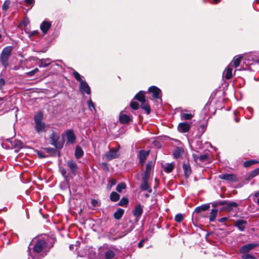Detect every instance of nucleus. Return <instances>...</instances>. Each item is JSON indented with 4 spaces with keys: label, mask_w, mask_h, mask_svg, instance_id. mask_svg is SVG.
Instances as JSON below:
<instances>
[{
    "label": "nucleus",
    "mask_w": 259,
    "mask_h": 259,
    "mask_svg": "<svg viewBox=\"0 0 259 259\" xmlns=\"http://www.w3.org/2000/svg\"><path fill=\"white\" fill-rule=\"evenodd\" d=\"M42 120L43 114L41 112H37L34 116V128L36 132L38 134L46 131V124Z\"/></svg>",
    "instance_id": "1"
},
{
    "label": "nucleus",
    "mask_w": 259,
    "mask_h": 259,
    "mask_svg": "<svg viewBox=\"0 0 259 259\" xmlns=\"http://www.w3.org/2000/svg\"><path fill=\"white\" fill-rule=\"evenodd\" d=\"M13 47L7 46L3 49L0 56V61L4 68H6L9 65V60L12 54Z\"/></svg>",
    "instance_id": "2"
},
{
    "label": "nucleus",
    "mask_w": 259,
    "mask_h": 259,
    "mask_svg": "<svg viewBox=\"0 0 259 259\" xmlns=\"http://www.w3.org/2000/svg\"><path fill=\"white\" fill-rule=\"evenodd\" d=\"M60 138L59 135L56 132H53L50 135V139L51 144L54 145L56 148L61 149L63 147V143L59 142L58 140Z\"/></svg>",
    "instance_id": "3"
},
{
    "label": "nucleus",
    "mask_w": 259,
    "mask_h": 259,
    "mask_svg": "<svg viewBox=\"0 0 259 259\" xmlns=\"http://www.w3.org/2000/svg\"><path fill=\"white\" fill-rule=\"evenodd\" d=\"M120 155V152L118 149L116 148H111L105 155L104 158L107 161H110L112 159L118 158Z\"/></svg>",
    "instance_id": "4"
},
{
    "label": "nucleus",
    "mask_w": 259,
    "mask_h": 259,
    "mask_svg": "<svg viewBox=\"0 0 259 259\" xmlns=\"http://www.w3.org/2000/svg\"><path fill=\"white\" fill-rule=\"evenodd\" d=\"M47 248V243L44 240H38L33 247V251L35 253H39Z\"/></svg>",
    "instance_id": "5"
},
{
    "label": "nucleus",
    "mask_w": 259,
    "mask_h": 259,
    "mask_svg": "<svg viewBox=\"0 0 259 259\" xmlns=\"http://www.w3.org/2000/svg\"><path fill=\"white\" fill-rule=\"evenodd\" d=\"M66 164L70 168L72 174L74 176L76 175L78 169L76 163L72 160H70L66 161Z\"/></svg>",
    "instance_id": "6"
},
{
    "label": "nucleus",
    "mask_w": 259,
    "mask_h": 259,
    "mask_svg": "<svg viewBox=\"0 0 259 259\" xmlns=\"http://www.w3.org/2000/svg\"><path fill=\"white\" fill-rule=\"evenodd\" d=\"M219 178L222 180H226L228 182H236L237 178L235 175L230 174H223L219 175Z\"/></svg>",
    "instance_id": "7"
},
{
    "label": "nucleus",
    "mask_w": 259,
    "mask_h": 259,
    "mask_svg": "<svg viewBox=\"0 0 259 259\" xmlns=\"http://www.w3.org/2000/svg\"><path fill=\"white\" fill-rule=\"evenodd\" d=\"M149 92L153 94V97L159 99L161 97V90L155 86H152L149 88Z\"/></svg>",
    "instance_id": "8"
},
{
    "label": "nucleus",
    "mask_w": 259,
    "mask_h": 259,
    "mask_svg": "<svg viewBox=\"0 0 259 259\" xmlns=\"http://www.w3.org/2000/svg\"><path fill=\"white\" fill-rule=\"evenodd\" d=\"M257 246L256 244H247L241 247L239 251L242 254L247 253Z\"/></svg>",
    "instance_id": "9"
},
{
    "label": "nucleus",
    "mask_w": 259,
    "mask_h": 259,
    "mask_svg": "<svg viewBox=\"0 0 259 259\" xmlns=\"http://www.w3.org/2000/svg\"><path fill=\"white\" fill-rule=\"evenodd\" d=\"M79 91L82 94L86 93L87 94L90 95L91 93L89 85L85 81L81 82L79 85Z\"/></svg>",
    "instance_id": "10"
},
{
    "label": "nucleus",
    "mask_w": 259,
    "mask_h": 259,
    "mask_svg": "<svg viewBox=\"0 0 259 259\" xmlns=\"http://www.w3.org/2000/svg\"><path fill=\"white\" fill-rule=\"evenodd\" d=\"M153 166V162L152 161H149L146 164V170L144 171V174H142V179H148L150 175L151 168Z\"/></svg>",
    "instance_id": "11"
},
{
    "label": "nucleus",
    "mask_w": 259,
    "mask_h": 259,
    "mask_svg": "<svg viewBox=\"0 0 259 259\" xmlns=\"http://www.w3.org/2000/svg\"><path fill=\"white\" fill-rule=\"evenodd\" d=\"M51 27V23L49 21H44L40 25V29L44 34L47 33Z\"/></svg>",
    "instance_id": "12"
},
{
    "label": "nucleus",
    "mask_w": 259,
    "mask_h": 259,
    "mask_svg": "<svg viewBox=\"0 0 259 259\" xmlns=\"http://www.w3.org/2000/svg\"><path fill=\"white\" fill-rule=\"evenodd\" d=\"M67 142L70 144H73L76 140V137L72 130H68L66 132Z\"/></svg>",
    "instance_id": "13"
},
{
    "label": "nucleus",
    "mask_w": 259,
    "mask_h": 259,
    "mask_svg": "<svg viewBox=\"0 0 259 259\" xmlns=\"http://www.w3.org/2000/svg\"><path fill=\"white\" fill-rule=\"evenodd\" d=\"M190 125L187 122H182L179 123L178 128L181 133H186L190 130Z\"/></svg>",
    "instance_id": "14"
},
{
    "label": "nucleus",
    "mask_w": 259,
    "mask_h": 259,
    "mask_svg": "<svg viewBox=\"0 0 259 259\" xmlns=\"http://www.w3.org/2000/svg\"><path fill=\"white\" fill-rule=\"evenodd\" d=\"M143 213V208L141 204H138L136 206L133 210V214L136 218L138 221Z\"/></svg>",
    "instance_id": "15"
},
{
    "label": "nucleus",
    "mask_w": 259,
    "mask_h": 259,
    "mask_svg": "<svg viewBox=\"0 0 259 259\" xmlns=\"http://www.w3.org/2000/svg\"><path fill=\"white\" fill-rule=\"evenodd\" d=\"M247 222L243 220H239L236 221L234 226L241 231H243L245 229Z\"/></svg>",
    "instance_id": "16"
},
{
    "label": "nucleus",
    "mask_w": 259,
    "mask_h": 259,
    "mask_svg": "<svg viewBox=\"0 0 259 259\" xmlns=\"http://www.w3.org/2000/svg\"><path fill=\"white\" fill-rule=\"evenodd\" d=\"M149 151H147L145 150H140L139 152V159L140 162L142 165H143L147 158V157L149 155Z\"/></svg>",
    "instance_id": "17"
},
{
    "label": "nucleus",
    "mask_w": 259,
    "mask_h": 259,
    "mask_svg": "<svg viewBox=\"0 0 259 259\" xmlns=\"http://www.w3.org/2000/svg\"><path fill=\"white\" fill-rule=\"evenodd\" d=\"M210 207L209 204H204L200 206L197 207L194 210V213H199L201 211H204L207 210Z\"/></svg>",
    "instance_id": "18"
},
{
    "label": "nucleus",
    "mask_w": 259,
    "mask_h": 259,
    "mask_svg": "<svg viewBox=\"0 0 259 259\" xmlns=\"http://www.w3.org/2000/svg\"><path fill=\"white\" fill-rule=\"evenodd\" d=\"M131 120V118L129 115L123 114L121 112L119 115V121L122 123H127Z\"/></svg>",
    "instance_id": "19"
},
{
    "label": "nucleus",
    "mask_w": 259,
    "mask_h": 259,
    "mask_svg": "<svg viewBox=\"0 0 259 259\" xmlns=\"http://www.w3.org/2000/svg\"><path fill=\"white\" fill-rule=\"evenodd\" d=\"M223 75L226 79H230L232 77V69L230 66H227L224 70Z\"/></svg>",
    "instance_id": "20"
},
{
    "label": "nucleus",
    "mask_w": 259,
    "mask_h": 259,
    "mask_svg": "<svg viewBox=\"0 0 259 259\" xmlns=\"http://www.w3.org/2000/svg\"><path fill=\"white\" fill-rule=\"evenodd\" d=\"M51 60L49 58L42 59L39 61L38 66L39 67H46L51 63Z\"/></svg>",
    "instance_id": "21"
},
{
    "label": "nucleus",
    "mask_w": 259,
    "mask_h": 259,
    "mask_svg": "<svg viewBox=\"0 0 259 259\" xmlns=\"http://www.w3.org/2000/svg\"><path fill=\"white\" fill-rule=\"evenodd\" d=\"M143 182L141 185V188L143 190H148L149 193L152 192V189L149 188V186L148 184L147 180L148 179H143Z\"/></svg>",
    "instance_id": "22"
},
{
    "label": "nucleus",
    "mask_w": 259,
    "mask_h": 259,
    "mask_svg": "<svg viewBox=\"0 0 259 259\" xmlns=\"http://www.w3.org/2000/svg\"><path fill=\"white\" fill-rule=\"evenodd\" d=\"M83 155V151L81 148L79 146H77L75 148V156L76 158L79 159L81 158Z\"/></svg>",
    "instance_id": "23"
},
{
    "label": "nucleus",
    "mask_w": 259,
    "mask_h": 259,
    "mask_svg": "<svg viewBox=\"0 0 259 259\" xmlns=\"http://www.w3.org/2000/svg\"><path fill=\"white\" fill-rule=\"evenodd\" d=\"M238 206V204L235 202H227V205L225 206V208L230 211L233 209V207H237Z\"/></svg>",
    "instance_id": "24"
},
{
    "label": "nucleus",
    "mask_w": 259,
    "mask_h": 259,
    "mask_svg": "<svg viewBox=\"0 0 259 259\" xmlns=\"http://www.w3.org/2000/svg\"><path fill=\"white\" fill-rule=\"evenodd\" d=\"M183 168L184 171L185 176L186 177H188L191 173V169L190 165L187 164H184L183 165Z\"/></svg>",
    "instance_id": "25"
},
{
    "label": "nucleus",
    "mask_w": 259,
    "mask_h": 259,
    "mask_svg": "<svg viewBox=\"0 0 259 259\" xmlns=\"http://www.w3.org/2000/svg\"><path fill=\"white\" fill-rule=\"evenodd\" d=\"M124 213V210L121 208H118L114 213V217L116 220H119L121 218Z\"/></svg>",
    "instance_id": "26"
},
{
    "label": "nucleus",
    "mask_w": 259,
    "mask_h": 259,
    "mask_svg": "<svg viewBox=\"0 0 259 259\" xmlns=\"http://www.w3.org/2000/svg\"><path fill=\"white\" fill-rule=\"evenodd\" d=\"M218 211L217 209H212L210 213L209 221L213 222L218 214Z\"/></svg>",
    "instance_id": "27"
},
{
    "label": "nucleus",
    "mask_w": 259,
    "mask_h": 259,
    "mask_svg": "<svg viewBox=\"0 0 259 259\" xmlns=\"http://www.w3.org/2000/svg\"><path fill=\"white\" fill-rule=\"evenodd\" d=\"M135 98L141 103L145 101L144 95L142 91L139 92L135 97Z\"/></svg>",
    "instance_id": "28"
},
{
    "label": "nucleus",
    "mask_w": 259,
    "mask_h": 259,
    "mask_svg": "<svg viewBox=\"0 0 259 259\" xmlns=\"http://www.w3.org/2000/svg\"><path fill=\"white\" fill-rule=\"evenodd\" d=\"M119 195L115 192H112L110 194V199L112 201L116 202L119 199Z\"/></svg>",
    "instance_id": "29"
},
{
    "label": "nucleus",
    "mask_w": 259,
    "mask_h": 259,
    "mask_svg": "<svg viewBox=\"0 0 259 259\" xmlns=\"http://www.w3.org/2000/svg\"><path fill=\"white\" fill-rule=\"evenodd\" d=\"M183 150L179 147H177L173 152V155L175 158H179L181 156Z\"/></svg>",
    "instance_id": "30"
},
{
    "label": "nucleus",
    "mask_w": 259,
    "mask_h": 259,
    "mask_svg": "<svg viewBox=\"0 0 259 259\" xmlns=\"http://www.w3.org/2000/svg\"><path fill=\"white\" fill-rule=\"evenodd\" d=\"M114 256L115 253L111 250H107L105 253V259H112Z\"/></svg>",
    "instance_id": "31"
},
{
    "label": "nucleus",
    "mask_w": 259,
    "mask_h": 259,
    "mask_svg": "<svg viewBox=\"0 0 259 259\" xmlns=\"http://www.w3.org/2000/svg\"><path fill=\"white\" fill-rule=\"evenodd\" d=\"M141 108L146 111L147 114H149L150 113V107L149 105L146 103L145 101L142 103Z\"/></svg>",
    "instance_id": "32"
},
{
    "label": "nucleus",
    "mask_w": 259,
    "mask_h": 259,
    "mask_svg": "<svg viewBox=\"0 0 259 259\" xmlns=\"http://www.w3.org/2000/svg\"><path fill=\"white\" fill-rule=\"evenodd\" d=\"M174 164L171 163H167L166 165L164 167L163 170L167 173L170 172L174 169Z\"/></svg>",
    "instance_id": "33"
},
{
    "label": "nucleus",
    "mask_w": 259,
    "mask_h": 259,
    "mask_svg": "<svg viewBox=\"0 0 259 259\" xmlns=\"http://www.w3.org/2000/svg\"><path fill=\"white\" fill-rule=\"evenodd\" d=\"M181 117L182 120H190L193 118V115L191 113H181Z\"/></svg>",
    "instance_id": "34"
},
{
    "label": "nucleus",
    "mask_w": 259,
    "mask_h": 259,
    "mask_svg": "<svg viewBox=\"0 0 259 259\" xmlns=\"http://www.w3.org/2000/svg\"><path fill=\"white\" fill-rule=\"evenodd\" d=\"M241 57H237L236 56L234 58V59L233 60V66L234 67L236 68L238 67L240 65V61H241Z\"/></svg>",
    "instance_id": "35"
},
{
    "label": "nucleus",
    "mask_w": 259,
    "mask_h": 259,
    "mask_svg": "<svg viewBox=\"0 0 259 259\" xmlns=\"http://www.w3.org/2000/svg\"><path fill=\"white\" fill-rule=\"evenodd\" d=\"M259 163V161L254 160H250L248 161H246L244 164L243 165L245 167H248L254 164L258 163Z\"/></svg>",
    "instance_id": "36"
},
{
    "label": "nucleus",
    "mask_w": 259,
    "mask_h": 259,
    "mask_svg": "<svg viewBox=\"0 0 259 259\" xmlns=\"http://www.w3.org/2000/svg\"><path fill=\"white\" fill-rule=\"evenodd\" d=\"M126 185L124 183H120L116 186V190L118 192H121L123 189H125Z\"/></svg>",
    "instance_id": "37"
},
{
    "label": "nucleus",
    "mask_w": 259,
    "mask_h": 259,
    "mask_svg": "<svg viewBox=\"0 0 259 259\" xmlns=\"http://www.w3.org/2000/svg\"><path fill=\"white\" fill-rule=\"evenodd\" d=\"M197 159H199L201 162H204L208 160V154L205 153L203 155H201L197 158Z\"/></svg>",
    "instance_id": "38"
},
{
    "label": "nucleus",
    "mask_w": 259,
    "mask_h": 259,
    "mask_svg": "<svg viewBox=\"0 0 259 259\" xmlns=\"http://www.w3.org/2000/svg\"><path fill=\"white\" fill-rule=\"evenodd\" d=\"M73 76L79 82V84L81 83V82L84 81L82 79L81 75L76 71H74L73 73Z\"/></svg>",
    "instance_id": "39"
},
{
    "label": "nucleus",
    "mask_w": 259,
    "mask_h": 259,
    "mask_svg": "<svg viewBox=\"0 0 259 259\" xmlns=\"http://www.w3.org/2000/svg\"><path fill=\"white\" fill-rule=\"evenodd\" d=\"M184 219V215L183 214L181 213H178L176 214L175 218V220L178 222L180 223Z\"/></svg>",
    "instance_id": "40"
},
{
    "label": "nucleus",
    "mask_w": 259,
    "mask_h": 259,
    "mask_svg": "<svg viewBox=\"0 0 259 259\" xmlns=\"http://www.w3.org/2000/svg\"><path fill=\"white\" fill-rule=\"evenodd\" d=\"M128 202L127 198L123 197L118 202V204L120 206H124L126 205Z\"/></svg>",
    "instance_id": "41"
},
{
    "label": "nucleus",
    "mask_w": 259,
    "mask_h": 259,
    "mask_svg": "<svg viewBox=\"0 0 259 259\" xmlns=\"http://www.w3.org/2000/svg\"><path fill=\"white\" fill-rule=\"evenodd\" d=\"M14 146L16 148H22L23 147V143L18 140H14Z\"/></svg>",
    "instance_id": "42"
},
{
    "label": "nucleus",
    "mask_w": 259,
    "mask_h": 259,
    "mask_svg": "<svg viewBox=\"0 0 259 259\" xmlns=\"http://www.w3.org/2000/svg\"><path fill=\"white\" fill-rule=\"evenodd\" d=\"M88 105L90 110L92 111L93 110H96L95 105L91 99L88 101Z\"/></svg>",
    "instance_id": "43"
},
{
    "label": "nucleus",
    "mask_w": 259,
    "mask_h": 259,
    "mask_svg": "<svg viewBox=\"0 0 259 259\" xmlns=\"http://www.w3.org/2000/svg\"><path fill=\"white\" fill-rule=\"evenodd\" d=\"M259 175V169L256 168L252 170L250 174V177L253 178Z\"/></svg>",
    "instance_id": "44"
},
{
    "label": "nucleus",
    "mask_w": 259,
    "mask_h": 259,
    "mask_svg": "<svg viewBox=\"0 0 259 259\" xmlns=\"http://www.w3.org/2000/svg\"><path fill=\"white\" fill-rule=\"evenodd\" d=\"M242 259H255V258L252 255L248 253L243 254L242 255Z\"/></svg>",
    "instance_id": "45"
},
{
    "label": "nucleus",
    "mask_w": 259,
    "mask_h": 259,
    "mask_svg": "<svg viewBox=\"0 0 259 259\" xmlns=\"http://www.w3.org/2000/svg\"><path fill=\"white\" fill-rule=\"evenodd\" d=\"M9 5H10V2L9 1H5L2 6L3 10L4 11H7L9 7Z\"/></svg>",
    "instance_id": "46"
},
{
    "label": "nucleus",
    "mask_w": 259,
    "mask_h": 259,
    "mask_svg": "<svg viewBox=\"0 0 259 259\" xmlns=\"http://www.w3.org/2000/svg\"><path fill=\"white\" fill-rule=\"evenodd\" d=\"M131 107L134 110H137L139 107V104L136 102H131Z\"/></svg>",
    "instance_id": "47"
},
{
    "label": "nucleus",
    "mask_w": 259,
    "mask_h": 259,
    "mask_svg": "<svg viewBox=\"0 0 259 259\" xmlns=\"http://www.w3.org/2000/svg\"><path fill=\"white\" fill-rule=\"evenodd\" d=\"M60 171H61V174H62V176H63L64 178H67V177H68V174L67 173V171H66V169H65V168H62L60 169Z\"/></svg>",
    "instance_id": "48"
},
{
    "label": "nucleus",
    "mask_w": 259,
    "mask_h": 259,
    "mask_svg": "<svg viewBox=\"0 0 259 259\" xmlns=\"http://www.w3.org/2000/svg\"><path fill=\"white\" fill-rule=\"evenodd\" d=\"M25 2L28 5L31 6L30 8H32L34 4V0H25Z\"/></svg>",
    "instance_id": "49"
},
{
    "label": "nucleus",
    "mask_w": 259,
    "mask_h": 259,
    "mask_svg": "<svg viewBox=\"0 0 259 259\" xmlns=\"http://www.w3.org/2000/svg\"><path fill=\"white\" fill-rule=\"evenodd\" d=\"M5 84V80L4 78H0V90L2 89Z\"/></svg>",
    "instance_id": "50"
},
{
    "label": "nucleus",
    "mask_w": 259,
    "mask_h": 259,
    "mask_svg": "<svg viewBox=\"0 0 259 259\" xmlns=\"http://www.w3.org/2000/svg\"><path fill=\"white\" fill-rule=\"evenodd\" d=\"M38 33H39V32L38 30H33L30 33L29 36L31 37L32 36L36 35Z\"/></svg>",
    "instance_id": "51"
},
{
    "label": "nucleus",
    "mask_w": 259,
    "mask_h": 259,
    "mask_svg": "<svg viewBox=\"0 0 259 259\" xmlns=\"http://www.w3.org/2000/svg\"><path fill=\"white\" fill-rule=\"evenodd\" d=\"M227 201H225V200H223V201H219V204L220 205H227Z\"/></svg>",
    "instance_id": "52"
},
{
    "label": "nucleus",
    "mask_w": 259,
    "mask_h": 259,
    "mask_svg": "<svg viewBox=\"0 0 259 259\" xmlns=\"http://www.w3.org/2000/svg\"><path fill=\"white\" fill-rule=\"evenodd\" d=\"M144 241V240H142L140 242H139L138 244V246L139 248H141L143 246V242Z\"/></svg>",
    "instance_id": "53"
},
{
    "label": "nucleus",
    "mask_w": 259,
    "mask_h": 259,
    "mask_svg": "<svg viewBox=\"0 0 259 259\" xmlns=\"http://www.w3.org/2000/svg\"><path fill=\"white\" fill-rule=\"evenodd\" d=\"M27 75L28 76H32L33 75H34V72L33 71V70H31L28 72L27 73Z\"/></svg>",
    "instance_id": "54"
},
{
    "label": "nucleus",
    "mask_w": 259,
    "mask_h": 259,
    "mask_svg": "<svg viewBox=\"0 0 259 259\" xmlns=\"http://www.w3.org/2000/svg\"><path fill=\"white\" fill-rule=\"evenodd\" d=\"M227 220V218L226 217L222 218L219 220V222L220 223H223L226 221Z\"/></svg>",
    "instance_id": "55"
},
{
    "label": "nucleus",
    "mask_w": 259,
    "mask_h": 259,
    "mask_svg": "<svg viewBox=\"0 0 259 259\" xmlns=\"http://www.w3.org/2000/svg\"><path fill=\"white\" fill-rule=\"evenodd\" d=\"M254 196L255 197H259V191H256L254 193Z\"/></svg>",
    "instance_id": "56"
},
{
    "label": "nucleus",
    "mask_w": 259,
    "mask_h": 259,
    "mask_svg": "<svg viewBox=\"0 0 259 259\" xmlns=\"http://www.w3.org/2000/svg\"><path fill=\"white\" fill-rule=\"evenodd\" d=\"M116 182V181H115V180L112 179V180H111V187L112 186H113V185H114L115 184Z\"/></svg>",
    "instance_id": "57"
},
{
    "label": "nucleus",
    "mask_w": 259,
    "mask_h": 259,
    "mask_svg": "<svg viewBox=\"0 0 259 259\" xmlns=\"http://www.w3.org/2000/svg\"><path fill=\"white\" fill-rule=\"evenodd\" d=\"M97 203V201L95 200H92V203L93 204V206H96V204Z\"/></svg>",
    "instance_id": "58"
},
{
    "label": "nucleus",
    "mask_w": 259,
    "mask_h": 259,
    "mask_svg": "<svg viewBox=\"0 0 259 259\" xmlns=\"http://www.w3.org/2000/svg\"><path fill=\"white\" fill-rule=\"evenodd\" d=\"M29 255L30 256H31L32 259H40L38 257H35V256H34L33 255H31L30 254H29Z\"/></svg>",
    "instance_id": "59"
},
{
    "label": "nucleus",
    "mask_w": 259,
    "mask_h": 259,
    "mask_svg": "<svg viewBox=\"0 0 259 259\" xmlns=\"http://www.w3.org/2000/svg\"><path fill=\"white\" fill-rule=\"evenodd\" d=\"M247 110H248V111L250 113H251L252 112V111H253V109H252V108H251V107H248V108H247Z\"/></svg>",
    "instance_id": "60"
},
{
    "label": "nucleus",
    "mask_w": 259,
    "mask_h": 259,
    "mask_svg": "<svg viewBox=\"0 0 259 259\" xmlns=\"http://www.w3.org/2000/svg\"><path fill=\"white\" fill-rule=\"evenodd\" d=\"M4 168V165H2L0 163V171H2Z\"/></svg>",
    "instance_id": "61"
},
{
    "label": "nucleus",
    "mask_w": 259,
    "mask_h": 259,
    "mask_svg": "<svg viewBox=\"0 0 259 259\" xmlns=\"http://www.w3.org/2000/svg\"><path fill=\"white\" fill-rule=\"evenodd\" d=\"M38 71V69L36 68L33 70V71L34 72V74H35Z\"/></svg>",
    "instance_id": "62"
},
{
    "label": "nucleus",
    "mask_w": 259,
    "mask_h": 259,
    "mask_svg": "<svg viewBox=\"0 0 259 259\" xmlns=\"http://www.w3.org/2000/svg\"><path fill=\"white\" fill-rule=\"evenodd\" d=\"M38 71V69L36 68L33 70V71L34 72V74H35Z\"/></svg>",
    "instance_id": "63"
},
{
    "label": "nucleus",
    "mask_w": 259,
    "mask_h": 259,
    "mask_svg": "<svg viewBox=\"0 0 259 259\" xmlns=\"http://www.w3.org/2000/svg\"><path fill=\"white\" fill-rule=\"evenodd\" d=\"M257 204L259 206V197L258 198L257 200Z\"/></svg>",
    "instance_id": "64"
}]
</instances>
